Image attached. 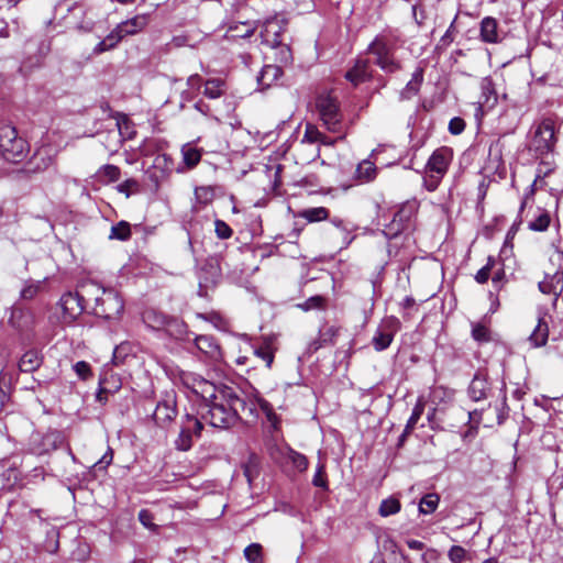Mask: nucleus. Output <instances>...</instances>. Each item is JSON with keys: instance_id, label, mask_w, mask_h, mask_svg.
Here are the masks:
<instances>
[{"instance_id": "nucleus-57", "label": "nucleus", "mask_w": 563, "mask_h": 563, "mask_svg": "<svg viewBox=\"0 0 563 563\" xmlns=\"http://www.w3.org/2000/svg\"><path fill=\"white\" fill-rule=\"evenodd\" d=\"M172 164V159L167 154H157L154 158L153 167L159 168L162 172H169Z\"/></svg>"}, {"instance_id": "nucleus-12", "label": "nucleus", "mask_w": 563, "mask_h": 563, "mask_svg": "<svg viewBox=\"0 0 563 563\" xmlns=\"http://www.w3.org/2000/svg\"><path fill=\"white\" fill-rule=\"evenodd\" d=\"M453 158V151L450 147L437 148L428 159L426 172L444 176Z\"/></svg>"}, {"instance_id": "nucleus-21", "label": "nucleus", "mask_w": 563, "mask_h": 563, "mask_svg": "<svg viewBox=\"0 0 563 563\" xmlns=\"http://www.w3.org/2000/svg\"><path fill=\"white\" fill-rule=\"evenodd\" d=\"M545 313H539L538 322L529 335L528 341L532 347L544 346L549 338V324L545 320Z\"/></svg>"}, {"instance_id": "nucleus-50", "label": "nucleus", "mask_w": 563, "mask_h": 563, "mask_svg": "<svg viewBox=\"0 0 563 563\" xmlns=\"http://www.w3.org/2000/svg\"><path fill=\"white\" fill-rule=\"evenodd\" d=\"M324 137L325 136L316 126L308 124L306 126L302 142H308V143L322 142L323 143Z\"/></svg>"}, {"instance_id": "nucleus-23", "label": "nucleus", "mask_w": 563, "mask_h": 563, "mask_svg": "<svg viewBox=\"0 0 563 563\" xmlns=\"http://www.w3.org/2000/svg\"><path fill=\"white\" fill-rule=\"evenodd\" d=\"M369 63L367 59H357L354 66L346 71L345 79L349 80L353 86H358L369 79L368 74Z\"/></svg>"}, {"instance_id": "nucleus-39", "label": "nucleus", "mask_w": 563, "mask_h": 563, "mask_svg": "<svg viewBox=\"0 0 563 563\" xmlns=\"http://www.w3.org/2000/svg\"><path fill=\"white\" fill-rule=\"evenodd\" d=\"M286 457L298 472H305L309 466L308 459L290 448L287 450Z\"/></svg>"}, {"instance_id": "nucleus-62", "label": "nucleus", "mask_w": 563, "mask_h": 563, "mask_svg": "<svg viewBox=\"0 0 563 563\" xmlns=\"http://www.w3.org/2000/svg\"><path fill=\"white\" fill-rule=\"evenodd\" d=\"M74 371L81 379H87L91 375L90 365L85 361H79L74 365Z\"/></svg>"}, {"instance_id": "nucleus-22", "label": "nucleus", "mask_w": 563, "mask_h": 563, "mask_svg": "<svg viewBox=\"0 0 563 563\" xmlns=\"http://www.w3.org/2000/svg\"><path fill=\"white\" fill-rule=\"evenodd\" d=\"M150 23V14L143 13L137 14L129 20L119 23V30L123 32V35H134L144 30Z\"/></svg>"}, {"instance_id": "nucleus-20", "label": "nucleus", "mask_w": 563, "mask_h": 563, "mask_svg": "<svg viewBox=\"0 0 563 563\" xmlns=\"http://www.w3.org/2000/svg\"><path fill=\"white\" fill-rule=\"evenodd\" d=\"M196 347L211 360H219L221 357V349L217 340L212 335H198L195 339Z\"/></svg>"}, {"instance_id": "nucleus-38", "label": "nucleus", "mask_w": 563, "mask_h": 563, "mask_svg": "<svg viewBox=\"0 0 563 563\" xmlns=\"http://www.w3.org/2000/svg\"><path fill=\"white\" fill-rule=\"evenodd\" d=\"M184 163L188 168H194L198 165L201 159L200 150L192 147L190 145H185L181 150Z\"/></svg>"}, {"instance_id": "nucleus-18", "label": "nucleus", "mask_w": 563, "mask_h": 563, "mask_svg": "<svg viewBox=\"0 0 563 563\" xmlns=\"http://www.w3.org/2000/svg\"><path fill=\"white\" fill-rule=\"evenodd\" d=\"M539 290L545 295H553L554 300L563 291V271H556L554 274H547L543 280L538 284Z\"/></svg>"}, {"instance_id": "nucleus-33", "label": "nucleus", "mask_w": 563, "mask_h": 563, "mask_svg": "<svg viewBox=\"0 0 563 563\" xmlns=\"http://www.w3.org/2000/svg\"><path fill=\"white\" fill-rule=\"evenodd\" d=\"M330 211L324 207H313L303 209L299 212V217L307 220L308 222H320L329 219Z\"/></svg>"}, {"instance_id": "nucleus-32", "label": "nucleus", "mask_w": 563, "mask_h": 563, "mask_svg": "<svg viewBox=\"0 0 563 563\" xmlns=\"http://www.w3.org/2000/svg\"><path fill=\"white\" fill-rule=\"evenodd\" d=\"M254 355L265 363L267 369L272 367L274 362L275 352L271 341H264L258 346H254Z\"/></svg>"}, {"instance_id": "nucleus-26", "label": "nucleus", "mask_w": 563, "mask_h": 563, "mask_svg": "<svg viewBox=\"0 0 563 563\" xmlns=\"http://www.w3.org/2000/svg\"><path fill=\"white\" fill-rule=\"evenodd\" d=\"M481 99L478 101L482 108H492L497 102V93L495 91L494 82L489 77H485L481 81Z\"/></svg>"}, {"instance_id": "nucleus-15", "label": "nucleus", "mask_w": 563, "mask_h": 563, "mask_svg": "<svg viewBox=\"0 0 563 563\" xmlns=\"http://www.w3.org/2000/svg\"><path fill=\"white\" fill-rule=\"evenodd\" d=\"M9 323L18 331L23 332L32 329L35 318L30 309L14 306L10 311Z\"/></svg>"}, {"instance_id": "nucleus-6", "label": "nucleus", "mask_w": 563, "mask_h": 563, "mask_svg": "<svg viewBox=\"0 0 563 563\" xmlns=\"http://www.w3.org/2000/svg\"><path fill=\"white\" fill-rule=\"evenodd\" d=\"M283 27L276 19L266 20L261 31L262 43L275 49V60L282 65L292 63L290 47L282 43Z\"/></svg>"}, {"instance_id": "nucleus-13", "label": "nucleus", "mask_w": 563, "mask_h": 563, "mask_svg": "<svg viewBox=\"0 0 563 563\" xmlns=\"http://www.w3.org/2000/svg\"><path fill=\"white\" fill-rule=\"evenodd\" d=\"M256 406L261 408L269 421L276 419V413L273 406L261 396L257 389L252 388L250 394H247L245 412L247 411L250 417H255Z\"/></svg>"}, {"instance_id": "nucleus-59", "label": "nucleus", "mask_w": 563, "mask_h": 563, "mask_svg": "<svg viewBox=\"0 0 563 563\" xmlns=\"http://www.w3.org/2000/svg\"><path fill=\"white\" fill-rule=\"evenodd\" d=\"M153 515L150 510L147 509H142L140 510L139 512V520L140 522L147 529L150 530H153V531H156L157 530V526L153 522Z\"/></svg>"}, {"instance_id": "nucleus-36", "label": "nucleus", "mask_w": 563, "mask_h": 563, "mask_svg": "<svg viewBox=\"0 0 563 563\" xmlns=\"http://www.w3.org/2000/svg\"><path fill=\"white\" fill-rule=\"evenodd\" d=\"M131 238V225L126 221H120L111 227L110 240L128 241Z\"/></svg>"}, {"instance_id": "nucleus-24", "label": "nucleus", "mask_w": 563, "mask_h": 563, "mask_svg": "<svg viewBox=\"0 0 563 563\" xmlns=\"http://www.w3.org/2000/svg\"><path fill=\"white\" fill-rule=\"evenodd\" d=\"M221 276V271L219 267L218 260L216 257H210L206 261L205 265L200 269V286L205 284L208 286L209 284H216L217 280Z\"/></svg>"}, {"instance_id": "nucleus-54", "label": "nucleus", "mask_w": 563, "mask_h": 563, "mask_svg": "<svg viewBox=\"0 0 563 563\" xmlns=\"http://www.w3.org/2000/svg\"><path fill=\"white\" fill-rule=\"evenodd\" d=\"M472 336L477 342H488L490 339L488 329L481 323H476L473 325Z\"/></svg>"}, {"instance_id": "nucleus-16", "label": "nucleus", "mask_w": 563, "mask_h": 563, "mask_svg": "<svg viewBox=\"0 0 563 563\" xmlns=\"http://www.w3.org/2000/svg\"><path fill=\"white\" fill-rule=\"evenodd\" d=\"M489 383L487 374L484 371H477L467 388L470 398L473 401H481L487 398Z\"/></svg>"}, {"instance_id": "nucleus-51", "label": "nucleus", "mask_w": 563, "mask_h": 563, "mask_svg": "<svg viewBox=\"0 0 563 563\" xmlns=\"http://www.w3.org/2000/svg\"><path fill=\"white\" fill-rule=\"evenodd\" d=\"M216 235L221 240H228L232 236L233 230L223 220L217 219L214 221Z\"/></svg>"}, {"instance_id": "nucleus-64", "label": "nucleus", "mask_w": 563, "mask_h": 563, "mask_svg": "<svg viewBox=\"0 0 563 563\" xmlns=\"http://www.w3.org/2000/svg\"><path fill=\"white\" fill-rule=\"evenodd\" d=\"M423 563H439V553L433 549L426 550L421 555Z\"/></svg>"}, {"instance_id": "nucleus-55", "label": "nucleus", "mask_w": 563, "mask_h": 563, "mask_svg": "<svg viewBox=\"0 0 563 563\" xmlns=\"http://www.w3.org/2000/svg\"><path fill=\"white\" fill-rule=\"evenodd\" d=\"M325 302V299L322 296H311L305 302L300 303L299 307L305 310L319 309L322 308Z\"/></svg>"}, {"instance_id": "nucleus-34", "label": "nucleus", "mask_w": 563, "mask_h": 563, "mask_svg": "<svg viewBox=\"0 0 563 563\" xmlns=\"http://www.w3.org/2000/svg\"><path fill=\"white\" fill-rule=\"evenodd\" d=\"M456 21H457V14L454 16L450 26L448 27L445 33L442 35V37L439 40L438 44L435 45V51L438 53L444 52L454 42L455 34L457 32L456 27H455Z\"/></svg>"}, {"instance_id": "nucleus-2", "label": "nucleus", "mask_w": 563, "mask_h": 563, "mask_svg": "<svg viewBox=\"0 0 563 563\" xmlns=\"http://www.w3.org/2000/svg\"><path fill=\"white\" fill-rule=\"evenodd\" d=\"M558 142L555 122L545 118L534 122L528 134L527 147L537 158L554 152Z\"/></svg>"}, {"instance_id": "nucleus-60", "label": "nucleus", "mask_w": 563, "mask_h": 563, "mask_svg": "<svg viewBox=\"0 0 563 563\" xmlns=\"http://www.w3.org/2000/svg\"><path fill=\"white\" fill-rule=\"evenodd\" d=\"M492 283L497 291H499L505 286V284L507 283V278L504 267H500L494 272Z\"/></svg>"}, {"instance_id": "nucleus-44", "label": "nucleus", "mask_w": 563, "mask_h": 563, "mask_svg": "<svg viewBox=\"0 0 563 563\" xmlns=\"http://www.w3.org/2000/svg\"><path fill=\"white\" fill-rule=\"evenodd\" d=\"M244 558L250 563H263V548L260 543H251L244 549Z\"/></svg>"}, {"instance_id": "nucleus-49", "label": "nucleus", "mask_w": 563, "mask_h": 563, "mask_svg": "<svg viewBox=\"0 0 563 563\" xmlns=\"http://www.w3.org/2000/svg\"><path fill=\"white\" fill-rule=\"evenodd\" d=\"M496 260L493 256H489L487 258V263L485 266H483L475 275V280L478 284H485L488 282L490 273L493 268L495 267Z\"/></svg>"}, {"instance_id": "nucleus-4", "label": "nucleus", "mask_w": 563, "mask_h": 563, "mask_svg": "<svg viewBox=\"0 0 563 563\" xmlns=\"http://www.w3.org/2000/svg\"><path fill=\"white\" fill-rule=\"evenodd\" d=\"M29 153L27 142L19 136L15 126L0 124V154L9 163L22 162Z\"/></svg>"}, {"instance_id": "nucleus-47", "label": "nucleus", "mask_w": 563, "mask_h": 563, "mask_svg": "<svg viewBox=\"0 0 563 563\" xmlns=\"http://www.w3.org/2000/svg\"><path fill=\"white\" fill-rule=\"evenodd\" d=\"M312 485L319 488H322L323 490H329V483L328 477L325 473V466L323 463H319L317 465L313 478H312Z\"/></svg>"}, {"instance_id": "nucleus-29", "label": "nucleus", "mask_w": 563, "mask_h": 563, "mask_svg": "<svg viewBox=\"0 0 563 563\" xmlns=\"http://www.w3.org/2000/svg\"><path fill=\"white\" fill-rule=\"evenodd\" d=\"M216 192L212 186H199L195 188V201L196 205L192 210H199L201 207H206L211 203L214 199Z\"/></svg>"}, {"instance_id": "nucleus-58", "label": "nucleus", "mask_w": 563, "mask_h": 563, "mask_svg": "<svg viewBox=\"0 0 563 563\" xmlns=\"http://www.w3.org/2000/svg\"><path fill=\"white\" fill-rule=\"evenodd\" d=\"M123 32L119 30V25H117L104 38L108 42V47L111 49L114 48L123 38Z\"/></svg>"}, {"instance_id": "nucleus-8", "label": "nucleus", "mask_w": 563, "mask_h": 563, "mask_svg": "<svg viewBox=\"0 0 563 563\" xmlns=\"http://www.w3.org/2000/svg\"><path fill=\"white\" fill-rule=\"evenodd\" d=\"M400 328H401V323L398 318H396L394 316L384 318L380 321V323L372 339V344H373L375 351L382 352V351L388 349L394 340V336L400 330Z\"/></svg>"}, {"instance_id": "nucleus-25", "label": "nucleus", "mask_w": 563, "mask_h": 563, "mask_svg": "<svg viewBox=\"0 0 563 563\" xmlns=\"http://www.w3.org/2000/svg\"><path fill=\"white\" fill-rule=\"evenodd\" d=\"M145 322L153 329H162L175 324L176 327H184L177 319L170 318L164 313L155 310H150L144 313Z\"/></svg>"}, {"instance_id": "nucleus-10", "label": "nucleus", "mask_w": 563, "mask_h": 563, "mask_svg": "<svg viewBox=\"0 0 563 563\" xmlns=\"http://www.w3.org/2000/svg\"><path fill=\"white\" fill-rule=\"evenodd\" d=\"M415 216V208L412 205H402L394 214L391 221L385 225L383 234L388 239H395L407 230Z\"/></svg>"}, {"instance_id": "nucleus-11", "label": "nucleus", "mask_w": 563, "mask_h": 563, "mask_svg": "<svg viewBox=\"0 0 563 563\" xmlns=\"http://www.w3.org/2000/svg\"><path fill=\"white\" fill-rule=\"evenodd\" d=\"M85 298L78 292H66L64 294L59 301L58 307L62 310V322L64 324H71L82 313Z\"/></svg>"}, {"instance_id": "nucleus-1", "label": "nucleus", "mask_w": 563, "mask_h": 563, "mask_svg": "<svg viewBox=\"0 0 563 563\" xmlns=\"http://www.w3.org/2000/svg\"><path fill=\"white\" fill-rule=\"evenodd\" d=\"M195 393H200L206 399L208 411L203 415L209 423L219 429L233 427L240 419V413L245 412L246 400L241 398L230 387L217 390L216 386L207 380H199Z\"/></svg>"}, {"instance_id": "nucleus-37", "label": "nucleus", "mask_w": 563, "mask_h": 563, "mask_svg": "<svg viewBox=\"0 0 563 563\" xmlns=\"http://www.w3.org/2000/svg\"><path fill=\"white\" fill-rule=\"evenodd\" d=\"M423 80V69L417 68L412 74L411 80L406 85V88L401 92L405 98H410L419 91L420 85Z\"/></svg>"}, {"instance_id": "nucleus-41", "label": "nucleus", "mask_w": 563, "mask_h": 563, "mask_svg": "<svg viewBox=\"0 0 563 563\" xmlns=\"http://www.w3.org/2000/svg\"><path fill=\"white\" fill-rule=\"evenodd\" d=\"M551 222V217L548 211H540V213L529 222L530 230L536 232L547 231Z\"/></svg>"}, {"instance_id": "nucleus-30", "label": "nucleus", "mask_w": 563, "mask_h": 563, "mask_svg": "<svg viewBox=\"0 0 563 563\" xmlns=\"http://www.w3.org/2000/svg\"><path fill=\"white\" fill-rule=\"evenodd\" d=\"M96 177L102 184L114 183L120 179L121 169L115 165L106 164L98 169Z\"/></svg>"}, {"instance_id": "nucleus-7", "label": "nucleus", "mask_w": 563, "mask_h": 563, "mask_svg": "<svg viewBox=\"0 0 563 563\" xmlns=\"http://www.w3.org/2000/svg\"><path fill=\"white\" fill-rule=\"evenodd\" d=\"M316 107L320 119L330 131H336L341 122V113L338 100L330 93H321L317 97Z\"/></svg>"}, {"instance_id": "nucleus-19", "label": "nucleus", "mask_w": 563, "mask_h": 563, "mask_svg": "<svg viewBox=\"0 0 563 563\" xmlns=\"http://www.w3.org/2000/svg\"><path fill=\"white\" fill-rule=\"evenodd\" d=\"M330 223L338 230V239L340 240L342 247H347L355 239L354 231L356 227L339 217L330 219Z\"/></svg>"}, {"instance_id": "nucleus-52", "label": "nucleus", "mask_w": 563, "mask_h": 563, "mask_svg": "<svg viewBox=\"0 0 563 563\" xmlns=\"http://www.w3.org/2000/svg\"><path fill=\"white\" fill-rule=\"evenodd\" d=\"M467 555L466 550L461 545H452L448 552V558L452 563H462Z\"/></svg>"}, {"instance_id": "nucleus-28", "label": "nucleus", "mask_w": 563, "mask_h": 563, "mask_svg": "<svg viewBox=\"0 0 563 563\" xmlns=\"http://www.w3.org/2000/svg\"><path fill=\"white\" fill-rule=\"evenodd\" d=\"M42 364V356L37 351L30 350L25 352L19 362V368L24 373H32Z\"/></svg>"}, {"instance_id": "nucleus-3", "label": "nucleus", "mask_w": 563, "mask_h": 563, "mask_svg": "<svg viewBox=\"0 0 563 563\" xmlns=\"http://www.w3.org/2000/svg\"><path fill=\"white\" fill-rule=\"evenodd\" d=\"M396 51V41L386 34L376 35L367 46V53L374 56V64L386 74H395L402 68Z\"/></svg>"}, {"instance_id": "nucleus-31", "label": "nucleus", "mask_w": 563, "mask_h": 563, "mask_svg": "<svg viewBox=\"0 0 563 563\" xmlns=\"http://www.w3.org/2000/svg\"><path fill=\"white\" fill-rule=\"evenodd\" d=\"M203 85V95L209 99H218L225 91V82L220 78L208 79Z\"/></svg>"}, {"instance_id": "nucleus-42", "label": "nucleus", "mask_w": 563, "mask_h": 563, "mask_svg": "<svg viewBox=\"0 0 563 563\" xmlns=\"http://www.w3.org/2000/svg\"><path fill=\"white\" fill-rule=\"evenodd\" d=\"M399 510L400 501L397 498L389 497L380 503L378 512L383 517H388L399 512Z\"/></svg>"}, {"instance_id": "nucleus-27", "label": "nucleus", "mask_w": 563, "mask_h": 563, "mask_svg": "<svg viewBox=\"0 0 563 563\" xmlns=\"http://www.w3.org/2000/svg\"><path fill=\"white\" fill-rule=\"evenodd\" d=\"M284 71L280 65H265L257 78L263 88L271 87L283 76Z\"/></svg>"}, {"instance_id": "nucleus-46", "label": "nucleus", "mask_w": 563, "mask_h": 563, "mask_svg": "<svg viewBox=\"0 0 563 563\" xmlns=\"http://www.w3.org/2000/svg\"><path fill=\"white\" fill-rule=\"evenodd\" d=\"M243 473L250 485L258 476V461L255 456H251L249 461L243 464Z\"/></svg>"}, {"instance_id": "nucleus-40", "label": "nucleus", "mask_w": 563, "mask_h": 563, "mask_svg": "<svg viewBox=\"0 0 563 563\" xmlns=\"http://www.w3.org/2000/svg\"><path fill=\"white\" fill-rule=\"evenodd\" d=\"M175 446L179 451H188L192 446V435L189 427L181 423L178 438L175 441Z\"/></svg>"}, {"instance_id": "nucleus-61", "label": "nucleus", "mask_w": 563, "mask_h": 563, "mask_svg": "<svg viewBox=\"0 0 563 563\" xmlns=\"http://www.w3.org/2000/svg\"><path fill=\"white\" fill-rule=\"evenodd\" d=\"M448 129L451 134L459 135L465 129V121L460 117H454L450 120Z\"/></svg>"}, {"instance_id": "nucleus-9", "label": "nucleus", "mask_w": 563, "mask_h": 563, "mask_svg": "<svg viewBox=\"0 0 563 563\" xmlns=\"http://www.w3.org/2000/svg\"><path fill=\"white\" fill-rule=\"evenodd\" d=\"M177 413V396L174 390H170L157 401L153 419L158 427L165 428L174 421Z\"/></svg>"}, {"instance_id": "nucleus-5", "label": "nucleus", "mask_w": 563, "mask_h": 563, "mask_svg": "<svg viewBox=\"0 0 563 563\" xmlns=\"http://www.w3.org/2000/svg\"><path fill=\"white\" fill-rule=\"evenodd\" d=\"M93 313L104 319H117L123 312L124 301L121 295L113 288L92 286Z\"/></svg>"}, {"instance_id": "nucleus-48", "label": "nucleus", "mask_w": 563, "mask_h": 563, "mask_svg": "<svg viewBox=\"0 0 563 563\" xmlns=\"http://www.w3.org/2000/svg\"><path fill=\"white\" fill-rule=\"evenodd\" d=\"M181 423L185 427H189L191 435L200 437L203 426L198 418L186 413L183 417Z\"/></svg>"}, {"instance_id": "nucleus-53", "label": "nucleus", "mask_w": 563, "mask_h": 563, "mask_svg": "<svg viewBox=\"0 0 563 563\" xmlns=\"http://www.w3.org/2000/svg\"><path fill=\"white\" fill-rule=\"evenodd\" d=\"M117 190L130 197L132 192L139 190V183L134 178H129L117 186Z\"/></svg>"}, {"instance_id": "nucleus-63", "label": "nucleus", "mask_w": 563, "mask_h": 563, "mask_svg": "<svg viewBox=\"0 0 563 563\" xmlns=\"http://www.w3.org/2000/svg\"><path fill=\"white\" fill-rule=\"evenodd\" d=\"M38 289H40L38 284L26 285L21 290V298L26 299V300L33 299L37 295Z\"/></svg>"}, {"instance_id": "nucleus-43", "label": "nucleus", "mask_w": 563, "mask_h": 563, "mask_svg": "<svg viewBox=\"0 0 563 563\" xmlns=\"http://www.w3.org/2000/svg\"><path fill=\"white\" fill-rule=\"evenodd\" d=\"M439 501L440 498L437 494H427L420 500L419 511L424 515L432 514L437 509Z\"/></svg>"}, {"instance_id": "nucleus-14", "label": "nucleus", "mask_w": 563, "mask_h": 563, "mask_svg": "<svg viewBox=\"0 0 563 563\" xmlns=\"http://www.w3.org/2000/svg\"><path fill=\"white\" fill-rule=\"evenodd\" d=\"M479 38L486 44H498L503 41V33L498 21L493 16H485L479 23Z\"/></svg>"}, {"instance_id": "nucleus-56", "label": "nucleus", "mask_w": 563, "mask_h": 563, "mask_svg": "<svg viewBox=\"0 0 563 563\" xmlns=\"http://www.w3.org/2000/svg\"><path fill=\"white\" fill-rule=\"evenodd\" d=\"M442 178V175L426 172V176L423 178L424 187L427 188L428 191H434L439 187V184Z\"/></svg>"}, {"instance_id": "nucleus-17", "label": "nucleus", "mask_w": 563, "mask_h": 563, "mask_svg": "<svg viewBox=\"0 0 563 563\" xmlns=\"http://www.w3.org/2000/svg\"><path fill=\"white\" fill-rule=\"evenodd\" d=\"M49 147L37 150L26 164V172L37 174L46 170L54 162Z\"/></svg>"}, {"instance_id": "nucleus-45", "label": "nucleus", "mask_w": 563, "mask_h": 563, "mask_svg": "<svg viewBox=\"0 0 563 563\" xmlns=\"http://www.w3.org/2000/svg\"><path fill=\"white\" fill-rule=\"evenodd\" d=\"M424 408H426L424 401L421 398H419L412 409L411 416L409 417V419L406 423L407 431H413V429L416 428V424L418 423V421L420 420L421 416L424 412Z\"/></svg>"}, {"instance_id": "nucleus-35", "label": "nucleus", "mask_w": 563, "mask_h": 563, "mask_svg": "<svg viewBox=\"0 0 563 563\" xmlns=\"http://www.w3.org/2000/svg\"><path fill=\"white\" fill-rule=\"evenodd\" d=\"M356 178L361 181H369L376 176V166L371 161H363L356 167Z\"/></svg>"}]
</instances>
